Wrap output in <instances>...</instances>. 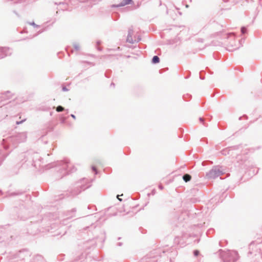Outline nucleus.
Masks as SVG:
<instances>
[{"label": "nucleus", "mask_w": 262, "mask_h": 262, "mask_svg": "<svg viewBox=\"0 0 262 262\" xmlns=\"http://www.w3.org/2000/svg\"><path fill=\"white\" fill-rule=\"evenodd\" d=\"M223 173H224V172L220 171L219 170V169L214 168V169H212L211 171H210L209 173V177L210 178H211L213 176H218L223 174Z\"/></svg>", "instance_id": "f257e3e1"}, {"label": "nucleus", "mask_w": 262, "mask_h": 262, "mask_svg": "<svg viewBox=\"0 0 262 262\" xmlns=\"http://www.w3.org/2000/svg\"><path fill=\"white\" fill-rule=\"evenodd\" d=\"M132 3V0H123L119 5V6H124Z\"/></svg>", "instance_id": "f03ea898"}, {"label": "nucleus", "mask_w": 262, "mask_h": 262, "mask_svg": "<svg viewBox=\"0 0 262 262\" xmlns=\"http://www.w3.org/2000/svg\"><path fill=\"white\" fill-rule=\"evenodd\" d=\"M183 178V180L186 182H187L191 180V177L188 174H186L184 175Z\"/></svg>", "instance_id": "7ed1b4c3"}, {"label": "nucleus", "mask_w": 262, "mask_h": 262, "mask_svg": "<svg viewBox=\"0 0 262 262\" xmlns=\"http://www.w3.org/2000/svg\"><path fill=\"white\" fill-rule=\"evenodd\" d=\"M154 63H157L159 62V58L157 56H155L152 60Z\"/></svg>", "instance_id": "20e7f679"}, {"label": "nucleus", "mask_w": 262, "mask_h": 262, "mask_svg": "<svg viewBox=\"0 0 262 262\" xmlns=\"http://www.w3.org/2000/svg\"><path fill=\"white\" fill-rule=\"evenodd\" d=\"M64 110V108L61 106H58L56 108V111L58 112H62Z\"/></svg>", "instance_id": "39448f33"}, {"label": "nucleus", "mask_w": 262, "mask_h": 262, "mask_svg": "<svg viewBox=\"0 0 262 262\" xmlns=\"http://www.w3.org/2000/svg\"><path fill=\"white\" fill-rule=\"evenodd\" d=\"M194 254L195 256H198L199 254V251L198 250H195L194 251Z\"/></svg>", "instance_id": "423d86ee"}, {"label": "nucleus", "mask_w": 262, "mask_h": 262, "mask_svg": "<svg viewBox=\"0 0 262 262\" xmlns=\"http://www.w3.org/2000/svg\"><path fill=\"white\" fill-rule=\"evenodd\" d=\"M241 31H242V33L244 34L246 32V29L245 28L243 27L242 28Z\"/></svg>", "instance_id": "0eeeda50"}, {"label": "nucleus", "mask_w": 262, "mask_h": 262, "mask_svg": "<svg viewBox=\"0 0 262 262\" xmlns=\"http://www.w3.org/2000/svg\"><path fill=\"white\" fill-rule=\"evenodd\" d=\"M120 195H117V198L120 201H122V199H121V198H119Z\"/></svg>", "instance_id": "6e6552de"}, {"label": "nucleus", "mask_w": 262, "mask_h": 262, "mask_svg": "<svg viewBox=\"0 0 262 262\" xmlns=\"http://www.w3.org/2000/svg\"><path fill=\"white\" fill-rule=\"evenodd\" d=\"M120 195H117V198L120 201H122V199H121V198H119Z\"/></svg>", "instance_id": "1a4fd4ad"}, {"label": "nucleus", "mask_w": 262, "mask_h": 262, "mask_svg": "<svg viewBox=\"0 0 262 262\" xmlns=\"http://www.w3.org/2000/svg\"><path fill=\"white\" fill-rule=\"evenodd\" d=\"M71 117L74 119H76V117L75 115L72 114L71 115Z\"/></svg>", "instance_id": "9d476101"}, {"label": "nucleus", "mask_w": 262, "mask_h": 262, "mask_svg": "<svg viewBox=\"0 0 262 262\" xmlns=\"http://www.w3.org/2000/svg\"><path fill=\"white\" fill-rule=\"evenodd\" d=\"M200 120L201 122H203V121H204V119H203V118H200Z\"/></svg>", "instance_id": "9b49d317"}, {"label": "nucleus", "mask_w": 262, "mask_h": 262, "mask_svg": "<svg viewBox=\"0 0 262 262\" xmlns=\"http://www.w3.org/2000/svg\"><path fill=\"white\" fill-rule=\"evenodd\" d=\"M63 90L64 91L67 90V89H66L65 88H63Z\"/></svg>", "instance_id": "f8f14e48"}, {"label": "nucleus", "mask_w": 262, "mask_h": 262, "mask_svg": "<svg viewBox=\"0 0 262 262\" xmlns=\"http://www.w3.org/2000/svg\"><path fill=\"white\" fill-rule=\"evenodd\" d=\"M93 170H96V169H95V167H93Z\"/></svg>", "instance_id": "ddd939ff"}]
</instances>
